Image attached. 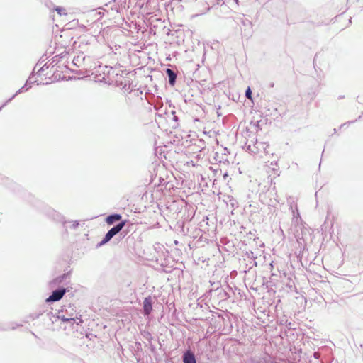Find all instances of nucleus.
<instances>
[{"mask_svg":"<svg viewBox=\"0 0 363 363\" xmlns=\"http://www.w3.org/2000/svg\"><path fill=\"white\" fill-rule=\"evenodd\" d=\"M122 216L118 213H113L108 216L106 218V222L108 225H113L115 222L121 220Z\"/></svg>","mask_w":363,"mask_h":363,"instance_id":"9d476101","label":"nucleus"},{"mask_svg":"<svg viewBox=\"0 0 363 363\" xmlns=\"http://www.w3.org/2000/svg\"><path fill=\"white\" fill-rule=\"evenodd\" d=\"M165 72H166L167 75L168 76L169 84L171 86H174L176 83L177 74L175 73V72L174 70H172L169 68H167Z\"/></svg>","mask_w":363,"mask_h":363,"instance_id":"9b49d317","label":"nucleus"},{"mask_svg":"<svg viewBox=\"0 0 363 363\" xmlns=\"http://www.w3.org/2000/svg\"><path fill=\"white\" fill-rule=\"evenodd\" d=\"M88 43L87 41L85 42V40L84 39L82 40V41L80 42V45H79V48H82L84 46V45H87Z\"/></svg>","mask_w":363,"mask_h":363,"instance_id":"4be33fe9","label":"nucleus"},{"mask_svg":"<svg viewBox=\"0 0 363 363\" xmlns=\"http://www.w3.org/2000/svg\"><path fill=\"white\" fill-rule=\"evenodd\" d=\"M66 291L67 289L64 288H59L56 290H54L51 295L46 298V302L50 303L60 301L65 294Z\"/></svg>","mask_w":363,"mask_h":363,"instance_id":"20e7f679","label":"nucleus"},{"mask_svg":"<svg viewBox=\"0 0 363 363\" xmlns=\"http://www.w3.org/2000/svg\"><path fill=\"white\" fill-rule=\"evenodd\" d=\"M289 208L292 213L293 223L296 225H298L299 224H301L302 223V219L300 216L297 205L296 204L295 206L294 207L293 203H290Z\"/></svg>","mask_w":363,"mask_h":363,"instance_id":"423d86ee","label":"nucleus"},{"mask_svg":"<svg viewBox=\"0 0 363 363\" xmlns=\"http://www.w3.org/2000/svg\"><path fill=\"white\" fill-rule=\"evenodd\" d=\"M69 311H68V309L67 308H62L60 311H58L56 316L53 315L51 313H48L46 315L52 320V323L59 319L64 323H69L72 325L76 323V313L71 306H69Z\"/></svg>","mask_w":363,"mask_h":363,"instance_id":"f257e3e1","label":"nucleus"},{"mask_svg":"<svg viewBox=\"0 0 363 363\" xmlns=\"http://www.w3.org/2000/svg\"><path fill=\"white\" fill-rule=\"evenodd\" d=\"M104 69L105 70L104 71V74H106V72L108 75H110L111 72H113V68L111 67H108V66H105Z\"/></svg>","mask_w":363,"mask_h":363,"instance_id":"f3484780","label":"nucleus"},{"mask_svg":"<svg viewBox=\"0 0 363 363\" xmlns=\"http://www.w3.org/2000/svg\"><path fill=\"white\" fill-rule=\"evenodd\" d=\"M199 4L202 5L201 9H198L199 13L195 15V16H198L202 14L206 13L208 11H209L210 7L206 1H198L196 4V6L197 7Z\"/></svg>","mask_w":363,"mask_h":363,"instance_id":"f8f14e48","label":"nucleus"},{"mask_svg":"<svg viewBox=\"0 0 363 363\" xmlns=\"http://www.w3.org/2000/svg\"><path fill=\"white\" fill-rule=\"evenodd\" d=\"M48 66H47L46 65H44L43 67H41L38 70V72H36L37 74L38 75H40V73L42 72H44L45 69H48Z\"/></svg>","mask_w":363,"mask_h":363,"instance_id":"aec40b11","label":"nucleus"},{"mask_svg":"<svg viewBox=\"0 0 363 363\" xmlns=\"http://www.w3.org/2000/svg\"><path fill=\"white\" fill-rule=\"evenodd\" d=\"M17 95H16V94L14 95H13L12 96H11V98H9L3 105H1L0 106V111L1 110V108L5 106L8 103H9L10 101H11Z\"/></svg>","mask_w":363,"mask_h":363,"instance_id":"a211bd4d","label":"nucleus"},{"mask_svg":"<svg viewBox=\"0 0 363 363\" xmlns=\"http://www.w3.org/2000/svg\"><path fill=\"white\" fill-rule=\"evenodd\" d=\"M78 225H79V222L75 220L72 223V228H76L78 227Z\"/></svg>","mask_w":363,"mask_h":363,"instance_id":"5701e85b","label":"nucleus"},{"mask_svg":"<svg viewBox=\"0 0 363 363\" xmlns=\"http://www.w3.org/2000/svg\"><path fill=\"white\" fill-rule=\"evenodd\" d=\"M245 96L247 98V99H251V96H252V91L250 89V87L247 88V89L245 91Z\"/></svg>","mask_w":363,"mask_h":363,"instance_id":"412c9836","label":"nucleus"},{"mask_svg":"<svg viewBox=\"0 0 363 363\" xmlns=\"http://www.w3.org/2000/svg\"><path fill=\"white\" fill-rule=\"evenodd\" d=\"M234 2H235L237 5H238V2H239V1H238V0H234Z\"/></svg>","mask_w":363,"mask_h":363,"instance_id":"a878e982","label":"nucleus"},{"mask_svg":"<svg viewBox=\"0 0 363 363\" xmlns=\"http://www.w3.org/2000/svg\"><path fill=\"white\" fill-rule=\"evenodd\" d=\"M184 363H196L194 354L191 350H186L183 354Z\"/></svg>","mask_w":363,"mask_h":363,"instance_id":"1a4fd4ad","label":"nucleus"},{"mask_svg":"<svg viewBox=\"0 0 363 363\" xmlns=\"http://www.w3.org/2000/svg\"><path fill=\"white\" fill-rule=\"evenodd\" d=\"M35 69H36V67H35V68L33 69V74H34V73H35Z\"/></svg>","mask_w":363,"mask_h":363,"instance_id":"bb28decb","label":"nucleus"},{"mask_svg":"<svg viewBox=\"0 0 363 363\" xmlns=\"http://www.w3.org/2000/svg\"><path fill=\"white\" fill-rule=\"evenodd\" d=\"M152 298L151 296L146 297L143 301V311L145 315H149L152 312Z\"/></svg>","mask_w":363,"mask_h":363,"instance_id":"6e6552de","label":"nucleus"},{"mask_svg":"<svg viewBox=\"0 0 363 363\" xmlns=\"http://www.w3.org/2000/svg\"><path fill=\"white\" fill-rule=\"evenodd\" d=\"M55 10L57 11V14H59L60 16H65L67 14L65 9L63 7L56 6V7H55Z\"/></svg>","mask_w":363,"mask_h":363,"instance_id":"2eb2a0df","label":"nucleus"},{"mask_svg":"<svg viewBox=\"0 0 363 363\" xmlns=\"http://www.w3.org/2000/svg\"><path fill=\"white\" fill-rule=\"evenodd\" d=\"M217 4H223L224 1H223V0H217Z\"/></svg>","mask_w":363,"mask_h":363,"instance_id":"b1692460","label":"nucleus"},{"mask_svg":"<svg viewBox=\"0 0 363 363\" xmlns=\"http://www.w3.org/2000/svg\"><path fill=\"white\" fill-rule=\"evenodd\" d=\"M92 16L94 18L96 19H99L102 16V13L101 11H92Z\"/></svg>","mask_w":363,"mask_h":363,"instance_id":"dca6fc26","label":"nucleus"},{"mask_svg":"<svg viewBox=\"0 0 363 363\" xmlns=\"http://www.w3.org/2000/svg\"><path fill=\"white\" fill-rule=\"evenodd\" d=\"M45 213L48 217L55 221L61 222L63 223H65L64 216L51 208H46Z\"/></svg>","mask_w":363,"mask_h":363,"instance_id":"39448f33","label":"nucleus"},{"mask_svg":"<svg viewBox=\"0 0 363 363\" xmlns=\"http://www.w3.org/2000/svg\"><path fill=\"white\" fill-rule=\"evenodd\" d=\"M241 23H242V26L243 28L244 35L245 36H250L252 33V22L250 20L242 17V18H241Z\"/></svg>","mask_w":363,"mask_h":363,"instance_id":"0eeeda50","label":"nucleus"},{"mask_svg":"<svg viewBox=\"0 0 363 363\" xmlns=\"http://www.w3.org/2000/svg\"><path fill=\"white\" fill-rule=\"evenodd\" d=\"M126 220H122L113 228H111L105 235L102 240L98 244V247H101L109 242L116 235H117L125 226Z\"/></svg>","mask_w":363,"mask_h":363,"instance_id":"f03ea898","label":"nucleus"},{"mask_svg":"<svg viewBox=\"0 0 363 363\" xmlns=\"http://www.w3.org/2000/svg\"><path fill=\"white\" fill-rule=\"evenodd\" d=\"M353 123V121H349V122H347V123H343V124L341 125V127H343V126H345V125H348V124H350V123Z\"/></svg>","mask_w":363,"mask_h":363,"instance_id":"393cba45","label":"nucleus"},{"mask_svg":"<svg viewBox=\"0 0 363 363\" xmlns=\"http://www.w3.org/2000/svg\"><path fill=\"white\" fill-rule=\"evenodd\" d=\"M81 53L75 56L72 60V63L77 67H83L84 69H91L93 66L90 65V57L84 55L83 50H80Z\"/></svg>","mask_w":363,"mask_h":363,"instance_id":"7ed1b4c3","label":"nucleus"},{"mask_svg":"<svg viewBox=\"0 0 363 363\" xmlns=\"http://www.w3.org/2000/svg\"><path fill=\"white\" fill-rule=\"evenodd\" d=\"M246 256L249 259L251 260V265L250 266L249 269H251L253 266H257V262L255 261V259H257V255H255L252 251L247 252Z\"/></svg>","mask_w":363,"mask_h":363,"instance_id":"4468645a","label":"nucleus"},{"mask_svg":"<svg viewBox=\"0 0 363 363\" xmlns=\"http://www.w3.org/2000/svg\"><path fill=\"white\" fill-rule=\"evenodd\" d=\"M36 82V80H33V76H30L28 79L27 80L26 83L25 84V85L21 87V89H19L16 92V95H18L19 94H21L24 91H27L30 87L31 86H28V84H33V83H35Z\"/></svg>","mask_w":363,"mask_h":363,"instance_id":"ddd939ff","label":"nucleus"},{"mask_svg":"<svg viewBox=\"0 0 363 363\" xmlns=\"http://www.w3.org/2000/svg\"><path fill=\"white\" fill-rule=\"evenodd\" d=\"M230 202V206L233 207V208H235L238 206V202L236 201L235 199H234L233 198H231L229 201Z\"/></svg>","mask_w":363,"mask_h":363,"instance_id":"6ab92c4d","label":"nucleus"}]
</instances>
